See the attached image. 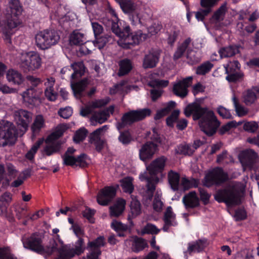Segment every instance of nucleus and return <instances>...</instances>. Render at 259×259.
<instances>
[{
	"label": "nucleus",
	"instance_id": "1",
	"mask_svg": "<svg viewBox=\"0 0 259 259\" xmlns=\"http://www.w3.org/2000/svg\"><path fill=\"white\" fill-rule=\"evenodd\" d=\"M184 112L187 117L192 115L194 120L200 118L199 126L207 135L211 136L215 133L219 122L212 111L207 107H202L200 103L196 102L188 105Z\"/></svg>",
	"mask_w": 259,
	"mask_h": 259
},
{
	"label": "nucleus",
	"instance_id": "2",
	"mask_svg": "<svg viewBox=\"0 0 259 259\" xmlns=\"http://www.w3.org/2000/svg\"><path fill=\"white\" fill-rule=\"evenodd\" d=\"M166 161L167 158L164 156H161L155 159L146 166L147 171L141 173L139 176L141 181L147 182V193L150 200L152 199L155 185L159 181L157 175L162 172L166 165Z\"/></svg>",
	"mask_w": 259,
	"mask_h": 259
},
{
	"label": "nucleus",
	"instance_id": "3",
	"mask_svg": "<svg viewBox=\"0 0 259 259\" xmlns=\"http://www.w3.org/2000/svg\"><path fill=\"white\" fill-rule=\"evenodd\" d=\"M9 16L7 23L5 26L0 25V32L3 34V37L7 44H11V37L13 34V29L22 23L19 16L22 12V8L19 0H11L9 6Z\"/></svg>",
	"mask_w": 259,
	"mask_h": 259
},
{
	"label": "nucleus",
	"instance_id": "4",
	"mask_svg": "<svg viewBox=\"0 0 259 259\" xmlns=\"http://www.w3.org/2000/svg\"><path fill=\"white\" fill-rule=\"evenodd\" d=\"M245 188L244 184L231 183L227 188L216 193L215 199L219 202H225L228 206L238 205L241 202V197Z\"/></svg>",
	"mask_w": 259,
	"mask_h": 259
},
{
	"label": "nucleus",
	"instance_id": "5",
	"mask_svg": "<svg viewBox=\"0 0 259 259\" xmlns=\"http://www.w3.org/2000/svg\"><path fill=\"white\" fill-rule=\"evenodd\" d=\"M16 62L25 72H32L40 68L42 60L36 51H22L18 53Z\"/></svg>",
	"mask_w": 259,
	"mask_h": 259
},
{
	"label": "nucleus",
	"instance_id": "6",
	"mask_svg": "<svg viewBox=\"0 0 259 259\" xmlns=\"http://www.w3.org/2000/svg\"><path fill=\"white\" fill-rule=\"evenodd\" d=\"M118 3L124 13L130 14V19L133 25H144L150 18L149 15L144 11L140 9L131 0H115Z\"/></svg>",
	"mask_w": 259,
	"mask_h": 259
},
{
	"label": "nucleus",
	"instance_id": "7",
	"mask_svg": "<svg viewBox=\"0 0 259 259\" xmlns=\"http://www.w3.org/2000/svg\"><path fill=\"white\" fill-rule=\"evenodd\" d=\"M56 238L62 246V248L59 250L61 259H70L75 255L78 256L83 253L85 249L84 240L82 238H79L72 245L65 244L58 234L56 235Z\"/></svg>",
	"mask_w": 259,
	"mask_h": 259
},
{
	"label": "nucleus",
	"instance_id": "8",
	"mask_svg": "<svg viewBox=\"0 0 259 259\" xmlns=\"http://www.w3.org/2000/svg\"><path fill=\"white\" fill-rule=\"evenodd\" d=\"M71 67L74 70V73L71 74V87L74 96L76 98H79L87 86L88 80L85 79L76 82L75 79L80 77L84 74L85 67L82 62H78L72 64Z\"/></svg>",
	"mask_w": 259,
	"mask_h": 259
},
{
	"label": "nucleus",
	"instance_id": "9",
	"mask_svg": "<svg viewBox=\"0 0 259 259\" xmlns=\"http://www.w3.org/2000/svg\"><path fill=\"white\" fill-rule=\"evenodd\" d=\"M35 45L40 50L50 48L56 45L60 39L58 32L55 30H45L38 32L35 37Z\"/></svg>",
	"mask_w": 259,
	"mask_h": 259
},
{
	"label": "nucleus",
	"instance_id": "10",
	"mask_svg": "<svg viewBox=\"0 0 259 259\" xmlns=\"http://www.w3.org/2000/svg\"><path fill=\"white\" fill-rule=\"evenodd\" d=\"M125 34L124 36L119 38L117 43L122 48L128 49L131 46L138 45L141 42L145 40L148 37L145 33L138 31L134 33H130V27L129 26H125L124 27Z\"/></svg>",
	"mask_w": 259,
	"mask_h": 259
},
{
	"label": "nucleus",
	"instance_id": "11",
	"mask_svg": "<svg viewBox=\"0 0 259 259\" xmlns=\"http://www.w3.org/2000/svg\"><path fill=\"white\" fill-rule=\"evenodd\" d=\"M151 110L149 108L133 110L125 113L121 122L116 124V127L119 131L124 126L131 124L135 121L142 120L151 115Z\"/></svg>",
	"mask_w": 259,
	"mask_h": 259
},
{
	"label": "nucleus",
	"instance_id": "12",
	"mask_svg": "<svg viewBox=\"0 0 259 259\" xmlns=\"http://www.w3.org/2000/svg\"><path fill=\"white\" fill-rule=\"evenodd\" d=\"M191 39L187 38L183 42L179 44L177 49L174 55L175 60L180 58L184 52L187 50V57L191 64L195 63L199 61L200 59V53L198 51L189 50Z\"/></svg>",
	"mask_w": 259,
	"mask_h": 259
},
{
	"label": "nucleus",
	"instance_id": "13",
	"mask_svg": "<svg viewBox=\"0 0 259 259\" xmlns=\"http://www.w3.org/2000/svg\"><path fill=\"white\" fill-rule=\"evenodd\" d=\"M16 140V132L13 124L7 121H1L0 145L12 144Z\"/></svg>",
	"mask_w": 259,
	"mask_h": 259
},
{
	"label": "nucleus",
	"instance_id": "14",
	"mask_svg": "<svg viewBox=\"0 0 259 259\" xmlns=\"http://www.w3.org/2000/svg\"><path fill=\"white\" fill-rule=\"evenodd\" d=\"M42 236L38 234H33L29 237L23 236L22 242L23 247L40 254L44 253V246L42 245Z\"/></svg>",
	"mask_w": 259,
	"mask_h": 259
},
{
	"label": "nucleus",
	"instance_id": "15",
	"mask_svg": "<svg viewBox=\"0 0 259 259\" xmlns=\"http://www.w3.org/2000/svg\"><path fill=\"white\" fill-rule=\"evenodd\" d=\"M227 174L221 168L217 167L209 171L206 175L203 184L206 187H210L214 184H219L227 180Z\"/></svg>",
	"mask_w": 259,
	"mask_h": 259
},
{
	"label": "nucleus",
	"instance_id": "16",
	"mask_svg": "<svg viewBox=\"0 0 259 259\" xmlns=\"http://www.w3.org/2000/svg\"><path fill=\"white\" fill-rule=\"evenodd\" d=\"M42 94V90L30 88L23 92L21 96L23 101L26 105L35 106L41 102V96Z\"/></svg>",
	"mask_w": 259,
	"mask_h": 259
},
{
	"label": "nucleus",
	"instance_id": "17",
	"mask_svg": "<svg viewBox=\"0 0 259 259\" xmlns=\"http://www.w3.org/2000/svg\"><path fill=\"white\" fill-rule=\"evenodd\" d=\"M14 118L22 134L28 128V124L32 119V114L26 110H19L14 113Z\"/></svg>",
	"mask_w": 259,
	"mask_h": 259
},
{
	"label": "nucleus",
	"instance_id": "18",
	"mask_svg": "<svg viewBox=\"0 0 259 259\" xmlns=\"http://www.w3.org/2000/svg\"><path fill=\"white\" fill-rule=\"evenodd\" d=\"M226 73L228 74L226 79L230 82H233L241 78L243 74L238 72L240 69V64L237 61L230 62L227 64L224 65Z\"/></svg>",
	"mask_w": 259,
	"mask_h": 259
},
{
	"label": "nucleus",
	"instance_id": "19",
	"mask_svg": "<svg viewBox=\"0 0 259 259\" xmlns=\"http://www.w3.org/2000/svg\"><path fill=\"white\" fill-rule=\"evenodd\" d=\"M118 185L106 187L103 189L97 195V202L102 205H106L111 201L116 194Z\"/></svg>",
	"mask_w": 259,
	"mask_h": 259
},
{
	"label": "nucleus",
	"instance_id": "20",
	"mask_svg": "<svg viewBox=\"0 0 259 259\" xmlns=\"http://www.w3.org/2000/svg\"><path fill=\"white\" fill-rule=\"evenodd\" d=\"M118 185L106 187L103 189L97 195V202L102 205H106L111 201L116 194Z\"/></svg>",
	"mask_w": 259,
	"mask_h": 259
},
{
	"label": "nucleus",
	"instance_id": "21",
	"mask_svg": "<svg viewBox=\"0 0 259 259\" xmlns=\"http://www.w3.org/2000/svg\"><path fill=\"white\" fill-rule=\"evenodd\" d=\"M105 244V240L104 237L100 236L96 240L89 241L88 243V249L89 253L87 255V259H97L101 253L100 248Z\"/></svg>",
	"mask_w": 259,
	"mask_h": 259
},
{
	"label": "nucleus",
	"instance_id": "22",
	"mask_svg": "<svg viewBox=\"0 0 259 259\" xmlns=\"http://www.w3.org/2000/svg\"><path fill=\"white\" fill-rule=\"evenodd\" d=\"M192 78V77L189 76L176 82L173 87L174 94L181 98L185 97L188 94L187 89L191 85Z\"/></svg>",
	"mask_w": 259,
	"mask_h": 259
},
{
	"label": "nucleus",
	"instance_id": "23",
	"mask_svg": "<svg viewBox=\"0 0 259 259\" xmlns=\"http://www.w3.org/2000/svg\"><path fill=\"white\" fill-rule=\"evenodd\" d=\"M109 102V98L99 99L89 102L84 107L81 108L80 113L82 116H86L95 112L94 110L106 105Z\"/></svg>",
	"mask_w": 259,
	"mask_h": 259
},
{
	"label": "nucleus",
	"instance_id": "24",
	"mask_svg": "<svg viewBox=\"0 0 259 259\" xmlns=\"http://www.w3.org/2000/svg\"><path fill=\"white\" fill-rule=\"evenodd\" d=\"M257 157V153L251 149H247L242 151L239 155V159L243 166L244 170L247 166H250L252 162Z\"/></svg>",
	"mask_w": 259,
	"mask_h": 259
},
{
	"label": "nucleus",
	"instance_id": "25",
	"mask_svg": "<svg viewBox=\"0 0 259 259\" xmlns=\"http://www.w3.org/2000/svg\"><path fill=\"white\" fill-rule=\"evenodd\" d=\"M141 212L140 202L136 197L132 196V201L130 204V211L127 217V220L131 226H133L132 220L139 215Z\"/></svg>",
	"mask_w": 259,
	"mask_h": 259
},
{
	"label": "nucleus",
	"instance_id": "26",
	"mask_svg": "<svg viewBox=\"0 0 259 259\" xmlns=\"http://www.w3.org/2000/svg\"><path fill=\"white\" fill-rule=\"evenodd\" d=\"M157 150V146L153 142H147L145 144L140 150V159L146 161L151 158Z\"/></svg>",
	"mask_w": 259,
	"mask_h": 259
},
{
	"label": "nucleus",
	"instance_id": "27",
	"mask_svg": "<svg viewBox=\"0 0 259 259\" xmlns=\"http://www.w3.org/2000/svg\"><path fill=\"white\" fill-rule=\"evenodd\" d=\"M108 128L107 125H105L102 127L97 129L92 133L90 137V141L92 144H94L98 151L101 150L104 142L101 140L100 136L103 134Z\"/></svg>",
	"mask_w": 259,
	"mask_h": 259
},
{
	"label": "nucleus",
	"instance_id": "28",
	"mask_svg": "<svg viewBox=\"0 0 259 259\" xmlns=\"http://www.w3.org/2000/svg\"><path fill=\"white\" fill-rule=\"evenodd\" d=\"M159 59V53L157 51H150L145 55L143 66L144 68H151L154 67Z\"/></svg>",
	"mask_w": 259,
	"mask_h": 259
},
{
	"label": "nucleus",
	"instance_id": "29",
	"mask_svg": "<svg viewBox=\"0 0 259 259\" xmlns=\"http://www.w3.org/2000/svg\"><path fill=\"white\" fill-rule=\"evenodd\" d=\"M163 220L164 224L162 229L165 232L168 231L170 227L176 226L178 224L176 220L175 215L172 212V209L170 207L167 208Z\"/></svg>",
	"mask_w": 259,
	"mask_h": 259
},
{
	"label": "nucleus",
	"instance_id": "30",
	"mask_svg": "<svg viewBox=\"0 0 259 259\" xmlns=\"http://www.w3.org/2000/svg\"><path fill=\"white\" fill-rule=\"evenodd\" d=\"M126 201L122 198L118 199L114 204L110 207V214L111 217H118L124 212Z\"/></svg>",
	"mask_w": 259,
	"mask_h": 259
},
{
	"label": "nucleus",
	"instance_id": "31",
	"mask_svg": "<svg viewBox=\"0 0 259 259\" xmlns=\"http://www.w3.org/2000/svg\"><path fill=\"white\" fill-rule=\"evenodd\" d=\"M206 241L202 240L189 243L187 250L184 252L185 258L187 259L188 255L202 251L206 246Z\"/></svg>",
	"mask_w": 259,
	"mask_h": 259
},
{
	"label": "nucleus",
	"instance_id": "32",
	"mask_svg": "<svg viewBox=\"0 0 259 259\" xmlns=\"http://www.w3.org/2000/svg\"><path fill=\"white\" fill-rule=\"evenodd\" d=\"M62 248L61 245L59 243L58 240L56 238V236L51 239L49 242V245L44 247V253L48 255H52L54 252L57 251L58 253V257L56 259H61L59 250Z\"/></svg>",
	"mask_w": 259,
	"mask_h": 259
},
{
	"label": "nucleus",
	"instance_id": "33",
	"mask_svg": "<svg viewBox=\"0 0 259 259\" xmlns=\"http://www.w3.org/2000/svg\"><path fill=\"white\" fill-rule=\"evenodd\" d=\"M46 146L44 148V153L47 156H50L58 152L60 148V144L58 141L51 138L48 141V138L46 141Z\"/></svg>",
	"mask_w": 259,
	"mask_h": 259
},
{
	"label": "nucleus",
	"instance_id": "34",
	"mask_svg": "<svg viewBox=\"0 0 259 259\" xmlns=\"http://www.w3.org/2000/svg\"><path fill=\"white\" fill-rule=\"evenodd\" d=\"M183 202L186 208H193L198 205L199 198L196 193L192 191L183 197Z\"/></svg>",
	"mask_w": 259,
	"mask_h": 259
},
{
	"label": "nucleus",
	"instance_id": "35",
	"mask_svg": "<svg viewBox=\"0 0 259 259\" xmlns=\"http://www.w3.org/2000/svg\"><path fill=\"white\" fill-rule=\"evenodd\" d=\"M7 80L14 84H20L24 80L22 74L18 71L14 69H10L6 74Z\"/></svg>",
	"mask_w": 259,
	"mask_h": 259
},
{
	"label": "nucleus",
	"instance_id": "36",
	"mask_svg": "<svg viewBox=\"0 0 259 259\" xmlns=\"http://www.w3.org/2000/svg\"><path fill=\"white\" fill-rule=\"evenodd\" d=\"M135 88L134 86H130L127 84V81H122L119 83L115 85L110 90L111 94H115L119 93L122 94L126 93L128 91H130Z\"/></svg>",
	"mask_w": 259,
	"mask_h": 259
},
{
	"label": "nucleus",
	"instance_id": "37",
	"mask_svg": "<svg viewBox=\"0 0 259 259\" xmlns=\"http://www.w3.org/2000/svg\"><path fill=\"white\" fill-rule=\"evenodd\" d=\"M259 96V88L255 87L247 91L243 95V101L246 105L252 104Z\"/></svg>",
	"mask_w": 259,
	"mask_h": 259
},
{
	"label": "nucleus",
	"instance_id": "38",
	"mask_svg": "<svg viewBox=\"0 0 259 259\" xmlns=\"http://www.w3.org/2000/svg\"><path fill=\"white\" fill-rule=\"evenodd\" d=\"M92 116L90 118L91 123L95 125L97 123L101 124L104 122L108 118V114L105 111H99L92 113Z\"/></svg>",
	"mask_w": 259,
	"mask_h": 259
},
{
	"label": "nucleus",
	"instance_id": "39",
	"mask_svg": "<svg viewBox=\"0 0 259 259\" xmlns=\"http://www.w3.org/2000/svg\"><path fill=\"white\" fill-rule=\"evenodd\" d=\"M112 22L111 28L113 32L121 38L125 34V31L124 30V27L127 26L124 21L119 20L117 19L116 21H113Z\"/></svg>",
	"mask_w": 259,
	"mask_h": 259
},
{
	"label": "nucleus",
	"instance_id": "40",
	"mask_svg": "<svg viewBox=\"0 0 259 259\" xmlns=\"http://www.w3.org/2000/svg\"><path fill=\"white\" fill-rule=\"evenodd\" d=\"M46 126L45 120L41 115H37L31 126V130L33 135L37 134L42 128Z\"/></svg>",
	"mask_w": 259,
	"mask_h": 259
},
{
	"label": "nucleus",
	"instance_id": "41",
	"mask_svg": "<svg viewBox=\"0 0 259 259\" xmlns=\"http://www.w3.org/2000/svg\"><path fill=\"white\" fill-rule=\"evenodd\" d=\"M227 12L226 4L222 5L214 13L211 19L212 23H217L223 20Z\"/></svg>",
	"mask_w": 259,
	"mask_h": 259
},
{
	"label": "nucleus",
	"instance_id": "42",
	"mask_svg": "<svg viewBox=\"0 0 259 259\" xmlns=\"http://www.w3.org/2000/svg\"><path fill=\"white\" fill-rule=\"evenodd\" d=\"M164 108L157 110L156 114L154 116L155 119H159L167 115L169 111L176 106V103L174 101H169L163 104Z\"/></svg>",
	"mask_w": 259,
	"mask_h": 259
},
{
	"label": "nucleus",
	"instance_id": "43",
	"mask_svg": "<svg viewBox=\"0 0 259 259\" xmlns=\"http://www.w3.org/2000/svg\"><path fill=\"white\" fill-rule=\"evenodd\" d=\"M75 150L73 148H69L65 154L63 156V164L67 165L75 166L76 158L73 154Z\"/></svg>",
	"mask_w": 259,
	"mask_h": 259
},
{
	"label": "nucleus",
	"instance_id": "44",
	"mask_svg": "<svg viewBox=\"0 0 259 259\" xmlns=\"http://www.w3.org/2000/svg\"><path fill=\"white\" fill-rule=\"evenodd\" d=\"M168 180L171 189L174 190L179 189L180 186V176L178 173L172 170L170 171L168 174Z\"/></svg>",
	"mask_w": 259,
	"mask_h": 259
},
{
	"label": "nucleus",
	"instance_id": "45",
	"mask_svg": "<svg viewBox=\"0 0 259 259\" xmlns=\"http://www.w3.org/2000/svg\"><path fill=\"white\" fill-rule=\"evenodd\" d=\"M70 42L74 45H82L87 41V38L84 33L78 31H74L70 37Z\"/></svg>",
	"mask_w": 259,
	"mask_h": 259
},
{
	"label": "nucleus",
	"instance_id": "46",
	"mask_svg": "<svg viewBox=\"0 0 259 259\" xmlns=\"http://www.w3.org/2000/svg\"><path fill=\"white\" fill-rule=\"evenodd\" d=\"M119 69L118 73L119 76H123L127 74L132 69L131 61L128 59H124L119 63Z\"/></svg>",
	"mask_w": 259,
	"mask_h": 259
},
{
	"label": "nucleus",
	"instance_id": "47",
	"mask_svg": "<svg viewBox=\"0 0 259 259\" xmlns=\"http://www.w3.org/2000/svg\"><path fill=\"white\" fill-rule=\"evenodd\" d=\"M133 179L132 177H125L120 181V185L123 191L131 194L134 190Z\"/></svg>",
	"mask_w": 259,
	"mask_h": 259
},
{
	"label": "nucleus",
	"instance_id": "48",
	"mask_svg": "<svg viewBox=\"0 0 259 259\" xmlns=\"http://www.w3.org/2000/svg\"><path fill=\"white\" fill-rule=\"evenodd\" d=\"M232 101L235 111L238 116L242 117L247 115L248 112V109L239 104L238 99L235 95H233L232 97Z\"/></svg>",
	"mask_w": 259,
	"mask_h": 259
},
{
	"label": "nucleus",
	"instance_id": "49",
	"mask_svg": "<svg viewBox=\"0 0 259 259\" xmlns=\"http://www.w3.org/2000/svg\"><path fill=\"white\" fill-rule=\"evenodd\" d=\"M157 74L153 73L149 77V80H148V84L151 87H165L168 85V81L165 80H159L156 78Z\"/></svg>",
	"mask_w": 259,
	"mask_h": 259
},
{
	"label": "nucleus",
	"instance_id": "50",
	"mask_svg": "<svg viewBox=\"0 0 259 259\" xmlns=\"http://www.w3.org/2000/svg\"><path fill=\"white\" fill-rule=\"evenodd\" d=\"M193 152L194 149L192 146L185 143L180 144L175 149V153L177 154L190 155Z\"/></svg>",
	"mask_w": 259,
	"mask_h": 259
},
{
	"label": "nucleus",
	"instance_id": "51",
	"mask_svg": "<svg viewBox=\"0 0 259 259\" xmlns=\"http://www.w3.org/2000/svg\"><path fill=\"white\" fill-rule=\"evenodd\" d=\"M69 128V126L66 124H60L55 128V131L48 137V141L51 138L57 140L64 132Z\"/></svg>",
	"mask_w": 259,
	"mask_h": 259
},
{
	"label": "nucleus",
	"instance_id": "52",
	"mask_svg": "<svg viewBox=\"0 0 259 259\" xmlns=\"http://www.w3.org/2000/svg\"><path fill=\"white\" fill-rule=\"evenodd\" d=\"M238 51V48L236 46H229L220 49L219 53L221 58H226L233 56Z\"/></svg>",
	"mask_w": 259,
	"mask_h": 259
},
{
	"label": "nucleus",
	"instance_id": "53",
	"mask_svg": "<svg viewBox=\"0 0 259 259\" xmlns=\"http://www.w3.org/2000/svg\"><path fill=\"white\" fill-rule=\"evenodd\" d=\"M179 30L175 27H170L166 30L167 42L170 45H172L179 35Z\"/></svg>",
	"mask_w": 259,
	"mask_h": 259
},
{
	"label": "nucleus",
	"instance_id": "54",
	"mask_svg": "<svg viewBox=\"0 0 259 259\" xmlns=\"http://www.w3.org/2000/svg\"><path fill=\"white\" fill-rule=\"evenodd\" d=\"M147 245L145 240L140 238H136L134 239L132 249L135 252H139L145 248Z\"/></svg>",
	"mask_w": 259,
	"mask_h": 259
},
{
	"label": "nucleus",
	"instance_id": "55",
	"mask_svg": "<svg viewBox=\"0 0 259 259\" xmlns=\"http://www.w3.org/2000/svg\"><path fill=\"white\" fill-rule=\"evenodd\" d=\"M213 66L210 62H206L197 67L196 73L199 75H204L211 70Z\"/></svg>",
	"mask_w": 259,
	"mask_h": 259
},
{
	"label": "nucleus",
	"instance_id": "56",
	"mask_svg": "<svg viewBox=\"0 0 259 259\" xmlns=\"http://www.w3.org/2000/svg\"><path fill=\"white\" fill-rule=\"evenodd\" d=\"M44 139L43 138L39 139L31 148V149L26 153V157L29 159L32 160L35 154L37 152L38 148L44 142Z\"/></svg>",
	"mask_w": 259,
	"mask_h": 259
},
{
	"label": "nucleus",
	"instance_id": "57",
	"mask_svg": "<svg viewBox=\"0 0 259 259\" xmlns=\"http://www.w3.org/2000/svg\"><path fill=\"white\" fill-rule=\"evenodd\" d=\"M160 230L156 226L152 224H148L141 230V234H157L159 232Z\"/></svg>",
	"mask_w": 259,
	"mask_h": 259
},
{
	"label": "nucleus",
	"instance_id": "58",
	"mask_svg": "<svg viewBox=\"0 0 259 259\" xmlns=\"http://www.w3.org/2000/svg\"><path fill=\"white\" fill-rule=\"evenodd\" d=\"M258 127V123L254 121L245 122L243 124V129L249 133L255 132Z\"/></svg>",
	"mask_w": 259,
	"mask_h": 259
},
{
	"label": "nucleus",
	"instance_id": "59",
	"mask_svg": "<svg viewBox=\"0 0 259 259\" xmlns=\"http://www.w3.org/2000/svg\"><path fill=\"white\" fill-rule=\"evenodd\" d=\"M193 181H194V183H192V181H190L186 178H183L181 180L179 189H182L185 190L189 189L190 187L197 186L198 185L197 181L193 180Z\"/></svg>",
	"mask_w": 259,
	"mask_h": 259
},
{
	"label": "nucleus",
	"instance_id": "60",
	"mask_svg": "<svg viewBox=\"0 0 259 259\" xmlns=\"http://www.w3.org/2000/svg\"><path fill=\"white\" fill-rule=\"evenodd\" d=\"M0 259H17L11 252L9 247L0 248Z\"/></svg>",
	"mask_w": 259,
	"mask_h": 259
},
{
	"label": "nucleus",
	"instance_id": "61",
	"mask_svg": "<svg viewBox=\"0 0 259 259\" xmlns=\"http://www.w3.org/2000/svg\"><path fill=\"white\" fill-rule=\"evenodd\" d=\"M96 40L93 42L95 47H97L99 49L103 48L106 43L109 41V37L101 36L97 37L96 36Z\"/></svg>",
	"mask_w": 259,
	"mask_h": 259
},
{
	"label": "nucleus",
	"instance_id": "62",
	"mask_svg": "<svg viewBox=\"0 0 259 259\" xmlns=\"http://www.w3.org/2000/svg\"><path fill=\"white\" fill-rule=\"evenodd\" d=\"M87 131L84 128H81L78 130L74 137V141L78 143L85 139L87 136Z\"/></svg>",
	"mask_w": 259,
	"mask_h": 259
},
{
	"label": "nucleus",
	"instance_id": "63",
	"mask_svg": "<svg viewBox=\"0 0 259 259\" xmlns=\"http://www.w3.org/2000/svg\"><path fill=\"white\" fill-rule=\"evenodd\" d=\"M76 161L75 166H79L80 167H84L90 162V160L84 154H81L76 158Z\"/></svg>",
	"mask_w": 259,
	"mask_h": 259
},
{
	"label": "nucleus",
	"instance_id": "64",
	"mask_svg": "<svg viewBox=\"0 0 259 259\" xmlns=\"http://www.w3.org/2000/svg\"><path fill=\"white\" fill-rule=\"evenodd\" d=\"M111 226L112 228L116 232L120 231H126L128 229L127 225L116 220H114L112 222Z\"/></svg>",
	"mask_w": 259,
	"mask_h": 259
}]
</instances>
